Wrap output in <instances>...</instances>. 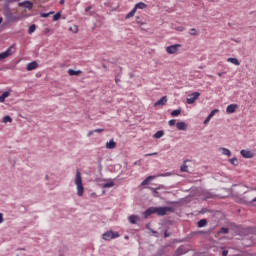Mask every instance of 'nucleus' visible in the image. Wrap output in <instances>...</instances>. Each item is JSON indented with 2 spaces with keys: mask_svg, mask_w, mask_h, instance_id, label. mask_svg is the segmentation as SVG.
<instances>
[{
  "mask_svg": "<svg viewBox=\"0 0 256 256\" xmlns=\"http://www.w3.org/2000/svg\"><path fill=\"white\" fill-rule=\"evenodd\" d=\"M175 208L169 206L162 207H149L146 211H144L143 216L145 219L150 215H158V217H164L167 213H174Z\"/></svg>",
  "mask_w": 256,
  "mask_h": 256,
  "instance_id": "1",
  "label": "nucleus"
},
{
  "mask_svg": "<svg viewBox=\"0 0 256 256\" xmlns=\"http://www.w3.org/2000/svg\"><path fill=\"white\" fill-rule=\"evenodd\" d=\"M74 184L76 185L78 197H83V193H85V187L83 186V177H81V172L79 170L76 171Z\"/></svg>",
  "mask_w": 256,
  "mask_h": 256,
  "instance_id": "2",
  "label": "nucleus"
},
{
  "mask_svg": "<svg viewBox=\"0 0 256 256\" xmlns=\"http://www.w3.org/2000/svg\"><path fill=\"white\" fill-rule=\"evenodd\" d=\"M102 239L104 241H113V239H119V232H115L113 230L106 231L102 235Z\"/></svg>",
  "mask_w": 256,
  "mask_h": 256,
  "instance_id": "3",
  "label": "nucleus"
},
{
  "mask_svg": "<svg viewBox=\"0 0 256 256\" xmlns=\"http://www.w3.org/2000/svg\"><path fill=\"white\" fill-rule=\"evenodd\" d=\"M13 53H15V45L10 46L5 52L0 53V61L7 59V57H11Z\"/></svg>",
  "mask_w": 256,
  "mask_h": 256,
  "instance_id": "4",
  "label": "nucleus"
},
{
  "mask_svg": "<svg viewBox=\"0 0 256 256\" xmlns=\"http://www.w3.org/2000/svg\"><path fill=\"white\" fill-rule=\"evenodd\" d=\"M179 49H181V44H174L166 47V52L168 55H175Z\"/></svg>",
  "mask_w": 256,
  "mask_h": 256,
  "instance_id": "5",
  "label": "nucleus"
},
{
  "mask_svg": "<svg viewBox=\"0 0 256 256\" xmlns=\"http://www.w3.org/2000/svg\"><path fill=\"white\" fill-rule=\"evenodd\" d=\"M199 97H201V93L199 92H194L188 95V98H187L188 105H193V103H195L197 99H199Z\"/></svg>",
  "mask_w": 256,
  "mask_h": 256,
  "instance_id": "6",
  "label": "nucleus"
},
{
  "mask_svg": "<svg viewBox=\"0 0 256 256\" xmlns=\"http://www.w3.org/2000/svg\"><path fill=\"white\" fill-rule=\"evenodd\" d=\"M4 17H6L7 21H15L13 12H11V8L7 5L4 7Z\"/></svg>",
  "mask_w": 256,
  "mask_h": 256,
  "instance_id": "7",
  "label": "nucleus"
},
{
  "mask_svg": "<svg viewBox=\"0 0 256 256\" xmlns=\"http://www.w3.org/2000/svg\"><path fill=\"white\" fill-rule=\"evenodd\" d=\"M240 154L242 157H244V159H253V157H255V154H253V152L250 150H241Z\"/></svg>",
  "mask_w": 256,
  "mask_h": 256,
  "instance_id": "8",
  "label": "nucleus"
},
{
  "mask_svg": "<svg viewBox=\"0 0 256 256\" xmlns=\"http://www.w3.org/2000/svg\"><path fill=\"white\" fill-rule=\"evenodd\" d=\"M18 7H25V9H28V11H31V9H33V2L31 1L20 2L18 4Z\"/></svg>",
  "mask_w": 256,
  "mask_h": 256,
  "instance_id": "9",
  "label": "nucleus"
},
{
  "mask_svg": "<svg viewBox=\"0 0 256 256\" xmlns=\"http://www.w3.org/2000/svg\"><path fill=\"white\" fill-rule=\"evenodd\" d=\"M189 163H192V161L185 160L183 162V165L180 167V171H182V173H189Z\"/></svg>",
  "mask_w": 256,
  "mask_h": 256,
  "instance_id": "10",
  "label": "nucleus"
},
{
  "mask_svg": "<svg viewBox=\"0 0 256 256\" xmlns=\"http://www.w3.org/2000/svg\"><path fill=\"white\" fill-rule=\"evenodd\" d=\"M39 67V64L36 61H32L27 64L26 71H35Z\"/></svg>",
  "mask_w": 256,
  "mask_h": 256,
  "instance_id": "11",
  "label": "nucleus"
},
{
  "mask_svg": "<svg viewBox=\"0 0 256 256\" xmlns=\"http://www.w3.org/2000/svg\"><path fill=\"white\" fill-rule=\"evenodd\" d=\"M237 111V104H230L226 108V113L231 114Z\"/></svg>",
  "mask_w": 256,
  "mask_h": 256,
  "instance_id": "12",
  "label": "nucleus"
},
{
  "mask_svg": "<svg viewBox=\"0 0 256 256\" xmlns=\"http://www.w3.org/2000/svg\"><path fill=\"white\" fill-rule=\"evenodd\" d=\"M167 104V96H163L160 100H158L155 104L154 107H159Z\"/></svg>",
  "mask_w": 256,
  "mask_h": 256,
  "instance_id": "13",
  "label": "nucleus"
},
{
  "mask_svg": "<svg viewBox=\"0 0 256 256\" xmlns=\"http://www.w3.org/2000/svg\"><path fill=\"white\" fill-rule=\"evenodd\" d=\"M176 127L178 131H187V123L185 122H177Z\"/></svg>",
  "mask_w": 256,
  "mask_h": 256,
  "instance_id": "14",
  "label": "nucleus"
},
{
  "mask_svg": "<svg viewBox=\"0 0 256 256\" xmlns=\"http://www.w3.org/2000/svg\"><path fill=\"white\" fill-rule=\"evenodd\" d=\"M128 221H129V223H131V225H136L137 221H139V216H137V215H130L128 217Z\"/></svg>",
  "mask_w": 256,
  "mask_h": 256,
  "instance_id": "15",
  "label": "nucleus"
},
{
  "mask_svg": "<svg viewBox=\"0 0 256 256\" xmlns=\"http://www.w3.org/2000/svg\"><path fill=\"white\" fill-rule=\"evenodd\" d=\"M115 147H117V143L113 139L106 143V149H115Z\"/></svg>",
  "mask_w": 256,
  "mask_h": 256,
  "instance_id": "16",
  "label": "nucleus"
},
{
  "mask_svg": "<svg viewBox=\"0 0 256 256\" xmlns=\"http://www.w3.org/2000/svg\"><path fill=\"white\" fill-rule=\"evenodd\" d=\"M227 62L232 63V65H236L237 67H239L241 65V63L239 62V60L237 58H228Z\"/></svg>",
  "mask_w": 256,
  "mask_h": 256,
  "instance_id": "17",
  "label": "nucleus"
},
{
  "mask_svg": "<svg viewBox=\"0 0 256 256\" xmlns=\"http://www.w3.org/2000/svg\"><path fill=\"white\" fill-rule=\"evenodd\" d=\"M11 95V91H6L0 96V103H5V99Z\"/></svg>",
  "mask_w": 256,
  "mask_h": 256,
  "instance_id": "18",
  "label": "nucleus"
},
{
  "mask_svg": "<svg viewBox=\"0 0 256 256\" xmlns=\"http://www.w3.org/2000/svg\"><path fill=\"white\" fill-rule=\"evenodd\" d=\"M81 70H73V69H69L68 70V75H70V77H73V76H77V75H81Z\"/></svg>",
  "mask_w": 256,
  "mask_h": 256,
  "instance_id": "19",
  "label": "nucleus"
},
{
  "mask_svg": "<svg viewBox=\"0 0 256 256\" xmlns=\"http://www.w3.org/2000/svg\"><path fill=\"white\" fill-rule=\"evenodd\" d=\"M134 9H147V4L143 3V2H139L135 5Z\"/></svg>",
  "mask_w": 256,
  "mask_h": 256,
  "instance_id": "20",
  "label": "nucleus"
},
{
  "mask_svg": "<svg viewBox=\"0 0 256 256\" xmlns=\"http://www.w3.org/2000/svg\"><path fill=\"white\" fill-rule=\"evenodd\" d=\"M135 13H137V8H133L127 15L126 19H131V17H135Z\"/></svg>",
  "mask_w": 256,
  "mask_h": 256,
  "instance_id": "21",
  "label": "nucleus"
},
{
  "mask_svg": "<svg viewBox=\"0 0 256 256\" xmlns=\"http://www.w3.org/2000/svg\"><path fill=\"white\" fill-rule=\"evenodd\" d=\"M250 196L253 197V199L250 201V205H253V203H256V189H253L250 192Z\"/></svg>",
  "mask_w": 256,
  "mask_h": 256,
  "instance_id": "22",
  "label": "nucleus"
},
{
  "mask_svg": "<svg viewBox=\"0 0 256 256\" xmlns=\"http://www.w3.org/2000/svg\"><path fill=\"white\" fill-rule=\"evenodd\" d=\"M163 135H165V132L163 130H160L158 132H156L153 137L154 139H161V137H163Z\"/></svg>",
  "mask_w": 256,
  "mask_h": 256,
  "instance_id": "23",
  "label": "nucleus"
},
{
  "mask_svg": "<svg viewBox=\"0 0 256 256\" xmlns=\"http://www.w3.org/2000/svg\"><path fill=\"white\" fill-rule=\"evenodd\" d=\"M222 151V155H227V157H231V150L227 148H220Z\"/></svg>",
  "mask_w": 256,
  "mask_h": 256,
  "instance_id": "24",
  "label": "nucleus"
},
{
  "mask_svg": "<svg viewBox=\"0 0 256 256\" xmlns=\"http://www.w3.org/2000/svg\"><path fill=\"white\" fill-rule=\"evenodd\" d=\"M172 117H179L181 115V109H176L171 112Z\"/></svg>",
  "mask_w": 256,
  "mask_h": 256,
  "instance_id": "25",
  "label": "nucleus"
},
{
  "mask_svg": "<svg viewBox=\"0 0 256 256\" xmlns=\"http://www.w3.org/2000/svg\"><path fill=\"white\" fill-rule=\"evenodd\" d=\"M151 179H155V176H148L142 183L141 185H148L149 181H151Z\"/></svg>",
  "mask_w": 256,
  "mask_h": 256,
  "instance_id": "26",
  "label": "nucleus"
},
{
  "mask_svg": "<svg viewBox=\"0 0 256 256\" xmlns=\"http://www.w3.org/2000/svg\"><path fill=\"white\" fill-rule=\"evenodd\" d=\"M109 187H115V182L112 181V182L103 184L104 189H109Z\"/></svg>",
  "mask_w": 256,
  "mask_h": 256,
  "instance_id": "27",
  "label": "nucleus"
},
{
  "mask_svg": "<svg viewBox=\"0 0 256 256\" xmlns=\"http://www.w3.org/2000/svg\"><path fill=\"white\" fill-rule=\"evenodd\" d=\"M3 123H13V118L11 116H4Z\"/></svg>",
  "mask_w": 256,
  "mask_h": 256,
  "instance_id": "28",
  "label": "nucleus"
},
{
  "mask_svg": "<svg viewBox=\"0 0 256 256\" xmlns=\"http://www.w3.org/2000/svg\"><path fill=\"white\" fill-rule=\"evenodd\" d=\"M37 29V27L35 26V24H32L30 27H29V30H28V33L31 35L33 33H35V30Z\"/></svg>",
  "mask_w": 256,
  "mask_h": 256,
  "instance_id": "29",
  "label": "nucleus"
},
{
  "mask_svg": "<svg viewBox=\"0 0 256 256\" xmlns=\"http://www.w3.org/2000/svg\"><path fill=\"white\" fill-rule=\"evenodd\" d=\"M205 225H207V220L206 219H202L200 221H198V227H205Z\"/></svg>",
  "mask_w": 256,
  "mask_h": 256,
  "instance_id": "30",
  "label": "nucleus"
},
{
  "mask_svg": "<svg viewBox=\"0 0 256 256\" xmlns=\"http://www.w3.org/2000/svg\"><path fill=\"white\" fill-rule=\"evenodd\" d=\"M60 19H61V12H58L53 16V21H59Z\"/></svg>",
  "mask_w": 256,
  "mask_h": 256,
  "instance_id": "31",
  "label": "nucleus"
},
{
  "mask_svg": "<svg viewBox=\"0 0 256 256\" xmlns=\"http://www.w3.org/2000/svg\"><path fill=\"white\" fill-rule=\"evenodd\" d=\"M215 113H219V109L212 110L208 116H210V118L213 119V117H215Z\"/></svg>",
  "mask_w": 256,
  "mask_h": 256,
  "instance_id": "32",
  "label": "nucleus"
},
{
  "mask_svg": "<svg viewBox=\"0 0 256 256\" xmlns=\"http://www.w3.org/2000/svg\"><path fill=\"white\" fill-rule=\"evenodd\" d=\"M230 163L231 165H235V166L239 165V161L237 160V158L230 159Z\"/></svg>",
  "mask_w": 256,
  "mask_h": 256,
  "instance_id": "33",
  "label": "nucleus"
},
{
  "mask_svg": "<svg viewBox=\"0 0 256 256\" xmlns=\"http://www.w3.org/2000/svg\"><path fill=\"white\" fill-rule=\"evenodd\" d=\"M190 35H193V36L197 35V29L195 28L190 29Z\"/></svg>",
  "mask_w": 256,
  "mask_h": 256,
  "instance_id": "34",
  "label": "nucleus"
},
{
  "mask_svg": "<svg viewBox=\"0 0 256 256\" xmlns=\"http://www.w3.org/2000/svg\"><path fill=\"white\" fill-rule=\"evenodd\" d=\"M175 123H177V121L175 119L169 120V122H168L170 127H173V125H175Z\"/></svg>",
  "mask_w": 256,
  "mask_h": 256,
  "instance_id": "35",
  "label": "nucleus"
},
{
  "mask_svg": "<svg viewBox=\"0 0 256 256\" xmlns=\"http://www.w3.org/2000/svg\"><path fill=\"white\" fill-rule=\"evenodd\" d=\"M70 31H73L74 33H78L79 28L77 26H74V28L70 27Z\"/></svg>",
  "mask_w": 256,
  "mask_h": 256,
  "instance_id": "36",
  "label": "nucleus"
},
{
  "mask_svg": "<svg viewBox=\"0 0 256 256\" xmlns=\"http://www.w3.org/2000/svg\"><path fill=\"white\" fill-rule=\"evenodd\" d=\"M220 232H221V233H224V234H227V233H229V229H227V228H221Z\"/></svg>",
  "mask_w": 256,
  "mask_h": 256,
  "instance_id": "37",
  "label": "nucleus"
},
{
  "mask_svg": "<svg viewBox=\"0 0 256 256\" xmlns=\"http://www.w3.org/2000/svg\"><path fill=\"white\" fill-rule=\"evenodd\" d=\"M209 121H211V117L207 116L206 119L204 120V125H207V123H209Z\"/></svg>",
  "mask_w": 256,
  "mask_h": 256,
  "instance_id": "38",
  "label": "nucleus"
},
{
  "mask_svg": "<svg viewBox=\"0 0 256 256\" xmlns=\"http://www.w3.org/2000/svg\"><path fill=\"white\" fill-rule=\"evenodd\" d=\"M153 155H157V152L145 154L144 157H153Z\"/></svg>",
  "mask_w": 256,
  "mask_h": 256,
  "instance_id": "39",
  "label": "nucleus"
},
{
  "mask_svg": "<svg viewBox=\"0 0 256 256\" xmlns=\"http://www.w3.org/2000/svg\"><path fill=\"white\" fill-rule=\"evenodd\" d=\"M103 129H101V128H98V129H95L94 130V133H103Z\"/></svg>",
  "mask_w": 256,
  "mask_h": 256,
  "instance_id": "40",
  "label": "nucleus"
},
{
  "mask_svg": "<svg viewBox=\"0 0 256 256\" xmlns=\"http://www.w3.org/2000/svg\"><path fill=\"white\" fill-rule=\"evenodd\" d=\"M177 31H185V27L183 26H179L178 28H176Z\"/></svg>",
  "mask_w": 256,
  "mask_h": 256,
  "instance_id": "41",
  "label": "nucleus"
},
{
  "mask_svg": "<svg viewBox=\"0 0 256 256\" xmlns=\"http://www.w3.org/2000/svg\"><path fill=\"white\" fill-rule=\"evenodd\" d=\"M91 9H93V7L88 6V7L85 8V12H86V13H89V11H90Z\"/></svg>",
  "mask_w": 256,
  "mask_h": 256,
  "instance_id": "42",
  "label": "nucleus"
},
{
  "mask_svg": "<svg viewBox=\"0 0 256 256\" xmlns=\"http://www.w3.org/2000/svg\"><path fill=\"white\" fill-rule=\"evenodd\" d=\"M3 221H5V219L3 218V213H0V224L3 223Z\"/></svg>",
  "mask_w": 256,
  "mask_h": 256,
  "instance_id": "43",
  "label": "nucleus"
},
{
  "mask_svg": "<svg viewBox=\"0 0 256 256\" xmlns=\"http://www.w3.org/2000/svg\"><path fill=\"white\" fill-rule=\"evenodd\" d=\"M222 255H223V256H227V255H229V251L224 250V251L222 252Z\"/></svg>",
  "mask_w": 256,
  "mask_h": 256,
  "instance_id": "44",
  "label": "nucleus"
},
{
  "mask_svg": "<svg viewBox=\"0 0 256 256\" xmlns=\"http://www.w3.org/2000/svg\"><path fill=\"white\" fill-rule=\"evenodd\" d=\"M93 133H95V130H91L88 132V137H91V135H93Z\"/></svg>",
  "mask_w": 256,
  "mask_h": 256,
  "instance_id": "45",
  "label": "nucleus"
},
{
  "mask_svg": "<svg viewBox=\"0 0 256 256\" xmlns=\"http://www.w3.org/2000/svg\"><path fill=\"white\" fill-rule=\"evenodd\" d=\"M48 16H49V13H47V14L43 13V14H41V17H48Z\"/></svg>",
  "mask_w": 256,
  "mask_h": 256,
  "instance_id": "46",
  "label": "nucleus"
},
{
  "mask_svg": "<svg viewBox=\"0 0 256 256\" xmlns=\"http://www.w3.org/2000/svg\"><path fill=\"white\" fill-rule=\"evenodd\" d=\"M65 4V0H60V5H64Z\"/></svg>",
  "mask_w": 256,
  "mask_h": 256,
  "instance_id": "47",
  "label": "nucleus"
},
{
  "mask_svg": "<svg viewBox=\"0 0 256 256\" xmlns=\"http://www.w3.org/2000/svg\"><path fill=\"white\" fill-rule=\"evenodd\" d=\"M223 76V72H218V77H222Z\"/></svg>",
  "mask_w": 256,
  "mask_h": 256,
  "instance_id": "48",
  "label": "nucleus"
},
{
  "mask_svg": "<svg viewBox=\"0 0 256 256\" xmlns=\"http://www.w3.org/2000/svg\"><path fill=\"white\" fill-rule=\"evenodd\" d=\"M164 236L169 237V233H167V231H165Z\"/></svg>",
  "mask_w": 256,
  "mask_h": 256,
  "instance_id": "49",
  "label": "nucleus"
},
{
  "mask_svg": "<svg viewBox=\"0 0 256 256\" xmlns=\"http://www.w3.org/2000/svg\"><path fill=\"white\" fill-rule=\"evenodd\" d=\"M3 23V17H0V25Z\"/></svg>",
  "mask_w": 256,
  "mask_h": 256,
  "instance_id": "50",
  "label": "nucleus"
},
{
  "mask_svg": "<svg viewBox=\"0 0 256 256\" xmlns=\"http://www.w3.org/2000/svg\"><path fill=\"white\" fill-rule=\"evenodd\" d=\"M10 1L15 2V1H20V0H10Z\"/></svg>",
  "mask_w": 256,
  "mask_h": 256,
  "instance_id": "51",
  "label": "nucleus"
},
{
  "mask_svg": "<svg viewBox=\"0 0 256 256\" xmlns=\"http://www.w3.org/2000/svg\"><path fill=\"white\" fill-rule=\"evenodd\" d=\"M152 233H157L156 231H152Z\"/></svg>",
  "mask_w": 256,
  "mask_h": 256,
  "instance_id": "52",
  "label": "nucleus"
},
{
  "mask_svg": "<svg viewBox=\"0 0 256 256\" xmlns=\"http://www.w3.org/2000/svg\"><path fill=\"white\" fill-rule=\"evenodd\" d=\"M117 81H119V80L116 79V83H117Z\"/></svg>",
  "mask_w": 256,
  "mask_h": 256,
  "instance_id": "53",
  "label": "nucleus"
}]
</instances>
